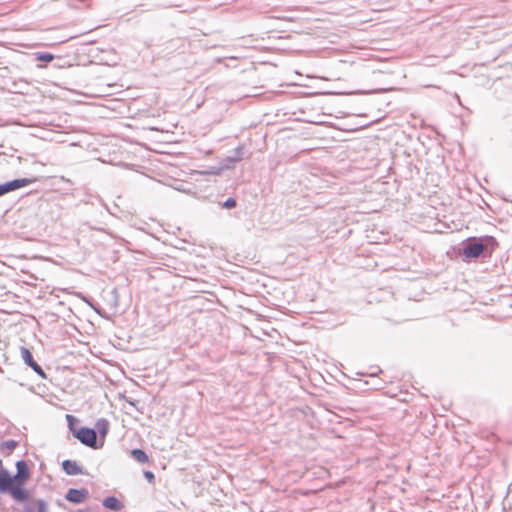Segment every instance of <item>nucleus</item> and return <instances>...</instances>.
I'll return each instance as SVG.
<instances>
[{"label":"nucleus","mask_w":512,"mask_h":512,"mask_svg":"<svg viewBox=\"0 0 512 512\" xmlns=\"http://www.w3.org/2000/svg\"><path fill=\"white\" fill-rule=\"evenodd\" d=\"M383 384H384V382H383V381H381V380L377 379V380H376V382H375V383H373V388H374V389H380V388H382V385H383Z\"/></svg>","instance_id":"obj_20"},{"label":"nucleus","mask_w":512,"mask_h":512,"mask_svg":"<svg viewBox=\"0 0 512 512\" xmlns=\"http://www.w3.org/2000/svg\"><path fill=\"white\" fill-rule=\"evenodd\" d=\"M381 372V369L378 368L377 372H372L369 375L373 378H376L377 373Z\"/></svg>","instance_id":"obj_21"},{"label":"nucleus","mask_w":512,"mask_h":512,"mask_svg":"<svg viewBox=\"0 0 512 512\" xmlns=\"http://www.w3.org/2000/svg\"><path fill=\"white\" fill-rule=\"evenodd\" d=\"M110 423L106 418H99L95 423L97 435L99 434L100 441L105 442V438L109 433Z\"/></svg>","instance_id":"obj_11"},{"label":"nucleus","mask_w":512,"mask_h":512,"mask_svg":"<svg viewBox=\"0 0 512 512\" xmlns=\"http://www.w3.org/2000/svg\"><path fill=\"white\" fill-rule=\"evenodd\" d=\"M246 157L248 156L245 145L240 144L230 152V155L221 159L219 162L220 166L216 169V171H213L212 173L219 174L223 170L234 169L235 165Z\"/></svg>","instance_id":"obj_4"},{"label":"nucleus","mask_w":512,"mask_h":512,"mask_svg":"<svg viewBox=\"0 0 512 512\" xmlns=\"http://www.w3.org/2000/svg\"><path fill=\"white\" fill-rule=\"evenodd\" d=\"M131 457L139 463H148L149 457L145 450L141 448H134L130 451Z\"/></svg>","instance_id":"obj_12"},{"label":"nucleus","mask_w":512,"mask_h":512,"mask_svg":"<svg viewBox=\"0 0 512 512\" xmlns=\"http://www.w3.org/2000/svg\"><path fill=\"white\" fill-rule=\"evenodd\" d=\"M18 444H19L18 441L13 440V439L5 440L0 444V449L1 450L7 449L8 452H3V453L5 456H8L18 446Z\"/></svg>","instance_id":"obj_15"},{"label":"nucleus","mask_w":512,"mask_h":512,"mask_svg":"<svg viewBox=\"0 0 512 512\" xmlns=\"http://www.w3.org/2000/svg\"><path fill=\"white\" fill-rule=\"evenodd\" d=\"M89 497L87 488H69L65 494V499L72 504H81Z\"/></svg>","instance_id":"obj_8"},{"label":"nucleus","mask_w":512,"mask_h":512,"mask_svg":"<svg viewBox=\"0 0 512 512\" xmlns=\"http://www.w3.org/2000/svg\"><path fill=\"white\" fill-rule=\"evenodd\" d=\"M102 505L106 509H109L114 512L120 511L124 505L116 496H107L102 500Z\"/></svg>","instance_id":"obj_10"},{"label":"nucleus","mask_w":512,"mask_h":512,"mask_svg":"<svg viewBox=\"0 0 512 512\" xmlns=\"http://www.w3.org/2000/svg\"><path fill=\"white\" fill-rule=\"evenodd\" d=\"M82 299L91 307L95 312H97L99 315L103 316L101 313V309L93 304L92 301H90L87 297L83 296Z\"/></svg>","instance_id":"obj_19"},{"label":"nucleus","mask_w":512,"mask_h":512,"mask_svg":"<svg viewBox=\"0 0 512 512\" xmlns=\"http://www.w3.org/2000/svg\"><path fill=\"white\" fill-rule=\"evenodd\" d=\"M20 353L23 362L30 367L38 376L42 379H47V375L44 369L34 360L33 354L29 348L21 346Z\"/></svg>","instance_id":"obj_7"},{"label":"nucleus","mask_w":512,"mask_h":512,"mask_svg":"<svg viewBox=\"0 0 512 512\" xmlns=\"http://www.w3.org/2000/svg\"><path fill=\"white\" fill-rule=\"evenodd\" d=\"M16 473L11 474L3 465L0 469V481L1 482H21L26 483L30 476V468L25 460H18L15 463Z\"/></svg>","instance_id":"obj_2"},{"label":"nucleus","mask_w":512,"mask_h":512,"mask_svg":"<svg viewBox=\"0 0 512 512\" xmlns=\"http://www.w3.org/2000/svg\"><path fill=\"white\" fill-rule=\"evenodd\" d=\"M25 484L21 482L0 481V494H8L15 502L27 503L30 499V493Z\"/></svg>","instance_id":"obj_3"},{"label":"nucleus","mask_w":512,"mask_h":512,"mask_svg":"<svg viewBox=\"0 0 512 512\" xmlns=\"http://www.w3.org/2000/svg\"><path fill=\"white\" fill-rule=\"evenodd\" d=\"M36 181H37L36 177H30V178L24 177V178H15V179L6 181L4 183H0V197L4 196L10 192L24 188Z\"/></svg>","instance_id":"obj_6"},{"label":"nucleus","mask_w":512,"mask_h":512,"mask_svg":"<svg viewBox=\"0 0 512 512\" xmlns=\"http://www.w3.org/2000/svg\"><path fill=\"white\" fill-rule=\"evenodd\" d=\"M66 420H67L68 430L72 434V436L74 437L75 431H77L79 429L77 427V425L79 423V419L76 416H74V415L66 414Z\"/></svg>","instance_id":"obj_14"},{"label":"nucleus","mask_w":512,"mask_h":512,"mask_svg":"<svg viewBox=\"0 0 512 512\" xmlns=\"http://www.w3.org/2000/svg\"><path fill=\"white\" fill-rule=\"evenodd\" d=\"M358 374H359V375H362V376L366 375V374H365V373H363V372H359Z\"/></svg>","instance_id":"obj_22"},{"label":"nucleus","mask_w":512,"mask_h":512,"mask_svg":"<svg viewBox=\"0 0 512 512\" xmlns=\"http://www.w3.org/2000/svg\"><path fill=\"white\" fill-rule=\"evenodd\" d=\"M63 471L69 476L81 475L84 473L83 467L75 460L66 459L61 463Z\"/></svg>","instance_id":"obj_9"},{"label":"nucleus","mask_w":512,"mask_h":512,"mask_svg":"<svg viewBox=\"0 0 512 512\" xmlns=\"http://www.w3.org/2000/svg\"><path fill=\"white\" fill-rule=\"evenodd\" d=\"M34 56L35 60L44 63H50L55 59V55L50 52H36Z\"/></svg>","instance_id":"obj_16"},{"label":"nucleus","mask_w":512,"mask_h":512,"mask_svg":"<svg viewBox=\"0 0 512 512\" xmlns=\"http://www.w3.org/2000/svg\"><path fill=\"white\" fill-rule=\"evenodd\" d=\"M498 246L499 243L497 239L490 235L481 237H468L461 243L459 254L466 262H470L471 260L478 257L489 259L498 248Z\"/></svg>","instance_id":"obj_1"},{"label":"nucleus","mask_w":512,"mask_h":512,"mask_svg":"<svg viewBox=\"0 0 512 512\" xmlns=\"http://www.w3.org/2000/svg\"><path fill=\"white\" fill-rule=\"evenodd\" d=\"M77 512H87L86 510H78Z\"/></svg>","instance_id":"obj_23"},{"label":"nucleus","mask_w":512,"mask_h":512,"mask_svg":"<svg viewBox=\"0 0 512 512\" xmlns=\"http://www.w3.org/2000/svg\"><path fill=\"white\" fill-rule=\"evenodd\" d=\"M143 476L144 478L149 482V483H154L155 481V475L152 471L150 470H145L143 472Z\"/></svg>","instance_id":"obj_18"},{"label":"nucleus","mask_w":512,"mask_h":512,"mask_svg":"<svg viewBox=\"0 0 512 512\" xmlns=\"http://www.w3.org/2000/svg\"><path fill=\"white\" fill-rule=\"evenodd\" d=\"M37 511L36 512H48V504L44 499H37L35 501ZM23 512H35L30 505H25Z\"/></svg>","instance_id":"obj_13"},{"label":"nucleus","mask_w":512,"mask_h":512,"mask_svg":"<svg viewBox=\"0 0 512 512\" xmlns=\"http://www.w3.org/2000/svg\"><path fill=\"white\" fill-rule=\"evenodd\" d=\"M74 438L83 445L92 449H99L103 447V441L98 442L97 440V431L95 428L82 426L75 431Z\"/></svg>","instance_id":"obj_5"},{"label":"nucleus","mask_w":512,"mask_h":512,"mask_svg":"<svg viewBox=\"0 0 512 512\" xmlns=\"http://www.w3.org/2000/svg\"><path fill=\"white\" fill-rule=\"evenodd\" d=\"M237 206V200L234 197H228L224 202L220 203V207L223 209H233Z\"/></svg>","instance_id":"obj_17"}]
</instances>
